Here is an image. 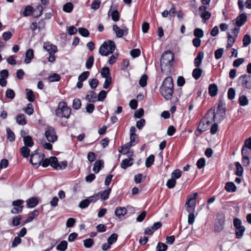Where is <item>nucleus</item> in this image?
I'll return each mask as SVG.
<instances>
[{
	"label": "nucleus",
	"mask_w": 251,
	"mask_h": 251,
	"mask_svg": "<svg viewBox=\"0 0 251 251\" xmlns=\"http://www.w3.org/2000/svg\"><path fill=\"white\" fill-rule=\"evenodd\" d=\"M175 55L170 50L165 51L161 55L160 65L161 72L167 75L170 73L174 60Z\"/></svg>",
	"instance_id": "obj_1"
},
{
	"label": "nucleus",
	"mask_w": 251,
	"mask_h": 251,
	"mask_svg": "<svg viewBox=\"0 0 251 251\" xmlns=\"http://www.w3.org/2000/svg\"><path fill=\"white\" fill-rule=\"evenodd\" d=\"M159 90L161 94L166 100H168L172 99L174 94V84L171 77L168 76L164 79Z\"/></svg>",
	"instance_id": "obj_2"
},
{
	"label": "nucleus",
	"mask_w": 251,
	"mask_h": 251,
	"mask_svg": "<svg viewBox=\"0 0 251 251\" xmlns=\"http://www.w3.org/2000/svg\"><path fill=\"white\" fill-rule=\"evenodd\" d=\"M225 104L219 102L217 107L216 112H215V109L211 108L208 111V113H212L213 114V120L217 123H221L224 119L226 115V110Z\"/></svg>",
	"instance_id": "obj_3"
},
{
	"label": "nucleus",
	"mask_w": 251,
	"mask_h": 251,
	"mask_svg": "<svg viewBox=\"0 0 251 251\" xmlns=\"http://www.w3.org/2000/svg\"><path fill=\"white\" fill-rule=\"evenodd\" d=\"M71 113V109L64 101L59 102L58 108L55 110L56 115L60 118H69Z\"/></svg>",
	"instance_id": "obj_4"
},
{
	"label": "nucleus",
	"mask_w": 251,
	"mask_h": 251,
	"mask_svg": "<svg viewBox=\"0 0 251 251\" xmlns=\"http://www.w3.org/2000/svg\"><path fill=\"white\" fill-rule=\"evenodd\" d=\"M116 48L115 44L113 41L108 40L104 42L99 49V53L102 56H107L112 53Z\"/></svg>",
	"instance_id": "obj_5"
},
{
	"label": "nucleus",
	"mask_w": 251,
	"mask_h": 251,
	"mask_svg": "<svg viewBox=\"0 0 251 251\" xmlns=\"http://www.w3.org/2000/svg\"><path fill=\"white\" fill-rule=\"evenodd\" d=\"M45 155L40 152V150H36L32 152L30 155V162L32 165L37 167L39 166L44 159Z\"/></svg>",
	"instance_id": "obj_6"
},
{
	"label": "nucleus",
	"mask_w": 251,
	"mask_h": 251,
	"mask_svg": "<svg viewBox=\"0 0 251 251\" xmlns=\"http://www.w3.org/2000/svg\"><path fill=\"white\" fill-rule=\"evenodd\" d=\"M233 225L236 228L235 235L237 239L241 238L245 231V228L242 226V222L239 218H236L233 220Z\"/></svg>",
	"instance_id": "obj_7"
},
{
	"label": "nucleus",
	"mask_w": 251,
	"mask_h": 251,
	"mask_svg": "<svg viewBox=\"0 0 251 251\" xmlns=\"http://www.w3.org/2000/svg\"><path fill=\"white\" fill-rule=\"evenodd\" d=\"M45 135L47 140L50 143L55 142L58 138L54 128L50 126L46 128Z\"/></svg>",
	"instance_id": "obj_8"
},
{
	"label": "nucleus",
	"mask_w": 251,
	"mask_h": 251,
	"mask_svg": "<svg viewBox=\"0 0 251 251\" xmlns=\"http://www.w3.org/2000/svg\"><path fill=\"white\" fill-rule=\"evenodd\" d=\"M198 196L197 193H194L188 197L185 205L187 206V211L188 212H193L196 205V200Z\"/></svg>",
	"instance_id": "obj_9"
},
{
	"label": "nucleus",
	"mask_w": 251,
	"mask_h": 251,
	"mask_svg": "<svg viewBox=\"0 0 251 251\" xmlns=\"http://www.w3.org/2000/svg\"><path fill=\"white\" fill-rule=\"evenodd\" d=\"M210 124V122L205 117H203L201 120L197 130L196 131V134L198 135L201 134L202 132L205 131L208 129V127Z\"/></svg>",
	"instance_id": "obj_10"
},
{
	"label": "nucleus",
	"mask_w": 251,
	"mask_h": 251,
	"mask_svg": "<svg viewBox=\"0 0 251 251\" xmlns=\"http://www.w3.org/2000/svg\"><path fill=\"white\" fill-rule=\"evenodd\" d=\"M225 218L223 215L218 216L215 224V230L217 232L221 231L224 227Z\"/></svg>",
	"instance_id": "obj_11"
},
{
	"label": "nucleus",
	"mask_w": 251,
	"mask_h": 251,
	"mask_svg": "<svg viewBox=\"0 0 251 251\" xmlns=\"http://www.w3.org/2000/svg\"><path fill=\"white\" fill-rule=\"evenodd\" d=\"M239 79L241 80L242 85L248 89L251 90V76L247 75H242Z\"/></svg>",
	"instance_id": "obj_12"
},
{
	"label": "nucleus",
	"mask_w": 251,
	"mask_h": 251,
	"mask_svg": "<svg viewBox=\"0 0 251 251\" xmlns=\"http://www.w3.org/2000/svg\"><path fill=\"white\" fill-rule=\"evenodd\" d=\"M113 30L115 31L117 37L119 38L122 37L124 35H127L128 33V29L126 26L121 29L116 25H113Z\"/></svg>",
	"instance_id": "obj_13"
},
{
	"label": "nucleus",
	"mask_w": 251,
	"mask_h": 251,
	"mask_svg": "<svg viewBox=\"0 0 251 251\" xmlns=\"http://www.w3.org/2000/svg\"><path fill=\"white\" fill-rule=\"evenodd\" d=\"M247 21V16L245 13H242L233 21L235 24L239 26H242Z\"/></svg>",
	"instance_id": "obj_14"
},
{
	"label": "nucleus",
	"mask_w": 251,
	"mask_h": 251,
	"mask_svg": "<svg viewBox=\"0 0 251 251\" xmlns=\"http://www.w3.org/2000/svg\"><path fill=\"white\" fill-rule=\"evenodd\" d=\"M206 7L204 5H201L199 8V10L201 13V17L204 21L209 20L211 17V13L206 11Z\"/></svg>",
	"instance_id": "obj_15"
},
{
	"label": "nucleus",
	"mask_w": 251,
	"mask_h": 251,
	"mask_svg": "<svg viewBox=\"0 0 251 251\" xmlns=\"http://www.w3.org/2000/svg\"><path fill=\"white\" fill-rule=\"evenodd\" d=\"M43 48L50 54H54L57 51V47L50 44L49 42H45L44 43Z\"/></svg>",
	"instance_id": "obj_16"
},
{
	"label": "nucleus",
	"mask_w": 251,
	"mask_h": 251,
	"mask_svg": "<svg viewBox=\"0 0 251 251\" xmlns=\"http://www.w3.org/2000/svg\"><path fill=\"white\" fill-rule=\"evenodd\" d=\"M204 57V53L202 51L199 52L197 57L194 59V65L196 67H200L202 63Z\"/></svg>",
	"instance_id": "obj_17"
},
{
	"label": "nucleus",
	"mask_w": 251,
	"mask_h": 251,
	"mask_svg": "<svg viewBox=\"0 0 251 251\" xmlns=\"http://www.w3.org/2000/svg\"><path fill=\"white\" fill-rule=\"evenodd\" d=\"M133 159L132 158H128L122 160L121 167L123 169H126L133 164Z\"/></svg>",
	"instance_id": "obj_18"
},
{
	"label": "nucleus",
	"mask_w": 251,
	"mask_h": 251,
	"mask_svg": "<svg viewBox=\"0 0 251 251\" xmlns=\"http://www.w3.org/2000/svg\"><path fill=\"white\" fill-rule=\"evenodd\" d=\"M26 202L28 208H32L38 204V199L35 197H32L27 199Z\"/></svg>",
	"instance_id": "obj_19"
},
{
	"label": "nucleus",
	"mask_w": 251,
	"mask_h": 251,
	"mask_svg": "<svg viewBox=\"0 0 251 251\" xmlns=\"http://www.w3.org/2000/svg\"><path fill=\"white\" fill-rule=\"evenodd\" d=\"M34 57L33 50L32 49H28L25 52V58L24 62L26 64H29L31 62V60Z\"/></svg>",
	"instance_id": "obj_20"
},
{
	"label": "nucleus",
	"mask_w": 251,
	"mask_h": 251,
	"mask_svg": "<svg viewBox=\"0 0 251 251\" xmlns=\"http://www.w3.org/2000/svg\"><path fill=\"white\" fill-rule=\"evenodd\" d=\"M127 210L125 207H117L115 211V215L119 218L124 217L126 213Z\"/></svg>",
	"instance_id": "obj_21"
},
{
	"label": "nucleus",
	"mask_w": 251,
	"mask_h": 251,
	"mask_svg": "<svg viewBox=\"0 0 251 251\" xmlns=\"http://www.w3.org/2000/svg\"><path fill=\"white\" fill-rule=\"evenodd\" d=\"M85 99L89 102H95L97 100V94L94 91H91L86 96Z\"/></svg>",
	"instance_id": "obj_22"
},
{
	"label": "nucleus",
	"mask_w": 251,
	"mask_h": 251,
	"mask_svg": "<svg viewBox=\"0 0 251 251\" xmlns=\"http://www.w3.org/2000/svg\"><path fill=\"white\" fill-rule=\"evenodd\" d=\"M103 161L102 160H97L94 165L93 170L95 173H98L103 167Z\"/></svg>",
	"instance_id": "obj_23"
},
{
	"label": "nucleus",
	"mask_w": 251,
	"mask_h": 251,
	"mask_svg": "<svg viewBox=\"0 0 251 251\" xmlns=\"http://www.w3.org/2000/svg\"><path fill=\"white\" fill-rule=\"evenodd\" d=\"M209 94L211 97H214L217 95L218 92V87L216 84H211L208 87Z\"/></svg>",
	"instance_id": "obj_24"
},
{
	"label": "nucleus",
	"mask_w": 251,
	"mask_h": 251,
	"mask_svg": "<svg viewBox=\"0 0 251 251\" xmlns=\"http://www.w3.org/2000/svg\"><path fill=\"white\" fill-rule=\"evenodd\" d=\"M202 73V70L200 67H196L192 72V76L196 80H198L201 76Z\"/></svg>",
	"instance_id": "obj_25"
},
{
	"label": "nucleus",
	"mask_w": 251,
	"mask_h": 251,
	"mask_svg": "<svg viewBox=\"0 0 251 251\" xmlns=\"http://www.w3.org/2000/svg\"><path fill=\"white\" fill-rule=\"evenodd\" d=\"M225 189L228 192H234L236 190V187L233 182H228L226 183Z\"/></svg>",
	"instance_id": "obj_26"
},
{
	"label": "nucleus",
	"mask_w": 251,
	"mask_h": 251,
	"mask_svg": "<svg viewBox=\"0 0 251 251\" xmlns=\"http://www.w3.org/2000/svg\"><path fill=\"white\" fill-rule=\"evenodd\" d=\"M61 77L59 74L54 73L52 75H49L47 77V79L49 82H52L55 81H58L60 80Z\"/></svg>",
	"instance_id": "obj_27"
},
{
	"label": "nucleus",
	"mask_w": 251,
	"mask_h": 251,
	"mask_svg": "<svg viewBox=\"0 0 251 251\" xmlns=\"http://www.w3.org/2000/svg\"><path fill=\"white\" fill-rule=\"evenodd\" d=\"M17 123L20 125H25L26 124V122L25 119V116L23 114H20L17 115L16 117Z\"/></svg>",
	"instance_id": "obj_28"
},
{
	"label": "nucleus",
	"mask_w": 251,
	"mask_h": 251,
	"mask_svg": "<svg viewBox=\"0 0 251 251\" xmlns=\"http://www.w3.org/2000/svg\"><path fill=\"white\" fill-rule=\"evenodd\" d=\"M68 247V243L66 241H62L57 246L56 250L60 251H65Z\"/></svg>",
	"instance_id": "obj_29"
},
{
	"label": "nucleus",
	"mask_w": 251,
	"mask_h": 251,
	"mask_svg": "<svg viewBox=\"0 0 251 251\" xmlns=\"http://www.w3.org/2000/svg\"><path fill=\"white\" fill-rule=\"evenodd\" d=\"M25 147H31L33 145V142L32 137L30 136H27L23 139Z\"/></svg>",
	"instance_id": "obj_30"
},
{
	"label": "nucleus",
	"mask_w": 251,
	"mask_h": 251,
	"mask_svg": "<svg viewBox=\"0 0 251 251\" xmlns=\"http://www.w3.org/2000/svg\"><path fill=\"white\" fill-rule=\"evenodd\" d=\"M111 191V189L110 188L105 190L100 194V197L103 201L107 200L109 198Z\"/></svg>",
	"instance_id": "obj_31"
},
{
	"label": "nucleus",
	"mask_w": 251,
	"mask_h": 251,
	"mask_svg": "<svg viewBox=\"0 0 251 251\" xmlns=\"http://www.w3.org/2000/svg\"><path fill=\"white\" fill-rule=\"evenodd\" d=\"M50 165L55 169H58V159L55 156H51L50 157Z\"/></svg>",
	"instance_id": "obj_32"
},
{
	"label": "nucleus",
	"mask_w": 251,
	"mask_h": 251,
	"mask_svg": "<svg viewBox=\"0 0 251 251\" xmlns=\"http://www.w3.org/2000/svg\"><path fill=\"white\" fill-rule=\"evenodd\" d=\"M30 150L28 147L24 146L20 149V152L21 155L25 158H27L29 155Z\"/></svg>",
	"instance_id": "obj_33"
},
{
	"label": "nucleus",
	"mask_w": 251,
	"mask_h": 251,
	"mask_svg": "<svg viewBox=\"0 0 251 251\" xmlns=\"http://www.w3.org/2000/svg\"><path fill=\"white\" fill-rule=\"evenodd\" d=\"M73 4L72 2H69L63 5V10L67 13H70L73 9Z\"/></svg>",
	"instance_id": "obj_34"
},
{
	"label": "nucleus",
	"mask_w": 251,
	"mask_h": 251,
	"mask_svg": "<svg viewBox=\"0 0 251 251\" xmlns=\"http://www.w3.org/2000/svg\"><path fill=\"white\" fill-rule=\"evenodd\" d=\"M7 139L10 142H13L15 139L14 133L9 128H6Z\"/></svg>",
	"instance_id": "obj_35"
},
{
	"label": "nucleus",
	"mask_w": 251,
	"mask_h": 251,
	"mask_svg": "<svg viewBox=\"0 0 251 251\" xmlns=\"http://www.w3.org/2000/svg\"><path fill=\"white\" fill-rule=\"evenodd\" d=\"M33 11V8L30 5L25 6L24 11L23 15L25 17L29 16L32 14Z\"/></svg>",
	"instance_id": "obj_36"
},
{
	"label": "nucleus",
	"mask_w": 251,
	"mask_h": 251,
	"mask_svg": "<svg viewBox=\"0 0 251 251\" xmlns=\"http://www.w3.org/2000/svg\"><path fill=\"white\" fill-rule=\"evenodd\" d=\"M228 39L226 48L227 49L231 48L236 40V38L232 37L229 33H228Z\"/></svg>",
	"instance_id": "obj_37"
},
{
	"label": "nucleus",
	"mask_w": 251,
	"mask_h": 251,
	"mask_svg": "<svg viewBox=\"0 0 251 251\" xmlns=\"http://www.w3.org/2000/svg\"><path fill=\"white\" fill-rule=\"evenodd\" d=\"M239 103L241 106H246L249 103V100L246 96L242 95L239 98Z\"/></svg>",
	"instance_id": "obj_38"
},
{
	"label": "nucleus",
	"mask_w": 251,
	"mask_h": 251,
	"mask_svg": "<svg viewBox=\"0 0 251 251\" xmlns=\"http://www.w3.org/2000/svg\"><path fill=\"white\" fill-rule=\"evenodd\" d=\"M94 61V56L91 55L86 61V67L87 69H90L93 65Z\"/></svg>",
	"instance_id": "obj_39"
},
{
	"label": "nucleus",
	"mask_w": 251,
	"mask_h": 251,
	"mask_svg": "<svg viewBox=\"0 0 251 251\" xmlns=\"http://www.w3.org/2000/svg\"><path fill=\"white\" fill-rule=\"evenodd\" d=\"M100 74L104 78L111 77L110 75V70L108 67H105L102 68Z\"/></svg>",
	"instance_id": "obj_40"
},
{
	"label": "nucleus",
	"mask_w": 251,
	"mask_h": 251,
	"mask_svg": "<svg viewBox=\"0 0 251 251\" xmlns=\"http://www.w3.org/2000/svg\"><path fill=\"white\" fill-rule=\"evenodd\" d=\"M100 198V193H96L94 194L93 196H90L87 198L88 200L89 203H90L91 202H95L97 201Z\"/></svg>",
	"instance_id": "obj_41"
},
{
	"label": "nucleus",
	"mask_w": 251,
	"mask_h": 251,
	"mask_svg": "<svg viewBox=\"0 0 251 251\" xmlns=\"http://www.w3.org/2000/svg\"><path fill=\"white\" fill-rule=\"evenodd\" d=\"M154 161V156L153 154L150 155L146 160V166L149 168L153 163Z\"/></svg>",
	"instance_id": "obj_42"
},
{
	"label": "nucleus",
	"mask_w": 251,
	"mask_h": 251,
	"mask_svg": "<svg viewBox=\"0 0 251 251\" xmlns=\"http://www.w3.org/2000/svg\"><path fill=\"white\" fill-rule=\"evenodd\" d=\"M224 52L223 48H220L216 50L214 52L215 57L217 60H219L222 57Z\"/></svg>",
	"instance_id": "obj_43"
},
{
	"label": "nucleus",
	"mask_w": 251,
	"mask_h": 251,
	"mask_svg": "<svg viewBox=\"0 0 251 251\" xmlns=\"http://www.w3.org/2000/svg\"><path fill=\"white\" fill-rule=\"evenodd\" d=\"M94 244V240L91 238H88L83 240L84 246L86 248L92 247Z\"/></svg>",
	"instance_id": "obj_44"
},
{
	"label": "nucleus",
	"mask_w": 251,
	"mask_h": 251,
	"mask_svg": "<svg viewBox=\"0 0 251 251\" xmlns=\"http://www.w3.org/2000/svg\"><path fill=\"white\" fill-rule=\"evenodd\" d=\"M89 83L91 88L95 90L98 86L99 81L97 78H93L89 80Z\"/></svg>",
	"instance_id": "obj_45"
},
{
	"label": "nucleus",
	"mask_w": 251,
	"mask_h": 251,
	"mask_svg": "<svg viewBox=\"0 0 251 251\" xmlns=\"http://www.w3.org/2000/svg\"><path fill=\"white\" fill-rule=\"evenodd\" d=\"M27 91L26 96L27 100L30 102H33L35 100V96L33 92L31 90H26Z\"/></svg>",
	"instance_id": "obj_46"
},
{
	"label": "nucleus",
	"mask_w": 251,
	"mask_h": 251,
	"mask_svg": "<svg viewBox=\"0 0 251 251\" xmlns=\"http://www.w3.org/2000/svg\"><path fill=\"white\" fill-rule=\"evenodd\" d=\"M132 146H133L128 142L126 144L124 145L123 146L122 149L121 151H119L122 154H126L128 152L129 148Z\"/></svg>",
	"instance_id": "obj_47"
},
{
	"label": "nucleus",
	"mask_w": 251,
	"mask_h": 251,
	"mask_svg": "<svg viewBox=\"0 0 251 251\" xmlns=\"http://www.w3.org/2000/svg\"><path fill=\"white\" fill-rule=\"evenodd\" d=\"M5 96L7 98L13 100L15 97V92L11 89H8L5 92Z\"/></svg>",
	"instance_id": "obj_48"
},
{
	"label": "nucleus",
	"mask_w": 251,
	"mask_h": 251,
	"mask_svg": "<svg viewBox=\"0 0 251 251\" xmlns=\"http://www.w3.org/2000/svg\"><path fill=\"white\" fill-rule=\"evenodd\" d=\"M39 212L37 210H34L26 219L25 223H27L31 222L34 219V217L37 216Z\"/></svg>",
	"instance_id": "obj_49"
},
{
	"label": "nucleus",
	"mask_w": 251,
	"mask_h": 251,
	"mask_svg": "<svg viewBox=\"0 0 251 251\" xmlns=\"http://www.w3.org/2000/svg\"><path fill=\"white\" fill-rule=\"evenodd\" d=\"M118 239V235L116 233H113L111 235V236L108 238L107 242L111 245L114 243L116 242Z\"/></svg>",
	"instance_id": "obj_50"
},
{
	"label": "nucleus",
	"mask_w": 251,
	"mask_h": 251,
	"mask_svg": "<svg viewBox=\"0 0 251 251\" xmlns=\"http://www.w3.org/2000/svg\"><path fill=\"white\" fill-rule=\"evenodd\" d=\"M89 75L90 72L89 71L84 72L78 76V79L83 81L87 79Z\"/></svg>",
	"instance_id": "obj_51"
},
{
	"label": "nucleus",
	"mask_w": 251,
	"mask_h": 251,
	"mask_svg": "<svg viewBox=\"0 0 251 251\" xmlns=\"http://www.w3.org/2000/svg\"><path fill=\"white\" fill-rule=\"evenodd\" d=\"M235 167L237 170L236 174L238 176H242L243 172V169L241 165L240 164L239 162H236Z\"/></svg>",
	"instance_id": "obj_52"
},
{
	"label": "nucleus",
	"mask_w": 251,
	"mask_h": 251,
	"mask_svg": "<svg viewBox=\"0 0 251 251\" xmlns=\"http://www.w3.org/2000/svg\"><path fill=\"white\" fill-rule=\"evenodd\" d=\"M194 34L196 38H201L203 36V31L201 28H196L194 31Z\"/></svg>",
	"instance_id": "obj_53"
},
{
	"label": "nucleus",
	"mask_w": 251,
	"mask_h": 251,
	"mask_svg": "<svg viewBox=\"0 0 251 251\" xmlns=\"http://www.w3.org/2000/svg\"><path fill=\"white\" fill-rule=\"evenodd\" d=\"M78 31L81 35L85 37L89 36L90 34L89 31L85 28H78Z\"/></svg>",
	"instance_id": "obj_54"
},
{
	"label": "nucleus",
	"mask_w": 251,
	"mask_h": 251,
	"mask_svg": "<svg viewBox=\"0 0 251 251\" xmlns=\"http://www.w3.org/2000/svg\"><path fill=\"white\" fill-rule=\"evenodd\" d=\"M148 79V76L146 75H144L142 76L139 80V83L141 87H145L147 85V81Z\"/></svg>",
	"instance_id": "obj_55"
},
{
	"label": "nucleus",
	"mask_w": 251,
	"mask_h": 251,
	"mask_svg": "<svg viewBox=\"0 0 251 251\" xmlns=\"http://www.w3.org/2000/svg\"><path fill=\"white\" fill-rule=\"evenodd\" d=\"M101 0H95L93 1L91 4V7L93 10L98 9L100 5Z\"/></svg>",
	"instance_id": "obj_56"
},
{
	"label": "nucleus",
	"mask_w": 251,
	"mask_h": 251,
	"mask_svg": "<svg viewBox=\"0 0 251 251\" xmlns=\"http://www.w3.org/2000/svg\"><path fill=\"white\" fill-rule=\"evenodd\" d=\"M81 101L78 99H75L73 100V107L75 109L77 110L81 107Z\"/></svg>",
	"instance_id": "obj_57"
},
{
	"label": "nucleus",
	"mask_w": 251,
	"mask_h": 251,
	"mask_svg": "<svg viewBox=\"0 0 251 251\" xmlns=\"http://www.w3.org/2000/svg\"><path fill=\"white\" fill-rule=\"evenodd\" d=\"M168 248V246L164 243L159 242L156 247V251H166Z\"/></svg>",
	"instance_id": "obj_58"
},
{
	"label": "nucleus",
	"mask_w": 251,
	"mask_h": 251,
	"mask_svg": "<svg viewBox=\"0 0 251 251\" xmlns=\"http://www.w3.org/2000/svg\"><path fill=\"white\" fill-rule=\"evenodd\" d=\"M182 174V172L178 169L175 170L171 174L172 177L174 179L179 178Z\"/></svg>",
	"instance_id": "obj_59"
},
{
	"label": "nucleus",
	"mask_w": 251,
	"mask_h": 251,
	"mask_svg": "<svg viewBox=\"0 0 251 251\" xmlns=\"http://www.w3.org/2000/svg\"><path fill=\"white\" fill-rule=\"evenodd\" d=\"M111 16L112 19L114 22H117V21H119V18H120V14H119L118 10H114L113 11H112L111 13Z\"/></svg>",
	"instance_id": "obj_60"
},
{
	"label": "nucleus",
	"mask_w": 251,
	"mask_h": 251,
	"mask_svg": "<svg viewBox=\"0 0 251 251\" xmlns=\"http://www.w3.org/2000/svg\"><path fill=\"white\" fill-rule=\"evenodd\" d=\"M176 184V179H174L173 178H171V179H169L166 183V185L167 187L169 189L173 188Z\"/></svg>",
	"instance_id": "obj_61"
},
{
	"label": "nucleus",
	"mask_w": 251,
	"mask_h": 251,
	"mask_svg": "<svg viewBox=\"0 0 251 251\" xmlns=\"http://www.w3.org/2000/svg\"><path fill=\"white\" fill-rule=\"evenodd\" d=\"M107 93L104 90L101 91L98 95L97 100L99 101H103L106 97Z\"/></svg>",
	"instance_id": "obj_62"
},
{
	"label": "nucleus",
	"mask_w": 251,
	"mask_h": 251,
	"mask_svg": "<svg viewBox=\"0 0 251 251\" xmlns=\"http://www.w3.org/2000/svg\"><path fill=\"white\" fill-rule=\"evenodd\" d=\"M235 96V91L233 88H230L227 92V97L230 100H232Z\"/></svg>",
	"instance_id": "obj_63"
},
{
	"label": "nucleus",
	"mask_w": 251,
	"mask_h": 251,
	"mask_svg": "<svg viewBox=\"0 0 251 251\" xmlns=\"http://www.w3.org/2000/svg\"><path fill=\"white\" fill-rule=\"evenodd\" d=\"M24 111L28 115H32L33 113V108L32 107V104H31V103L27 104L26 107H25L24 109Z\"/></svg>",
	"instance_id": "obj_64"
}]
</instances>
